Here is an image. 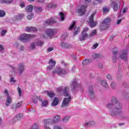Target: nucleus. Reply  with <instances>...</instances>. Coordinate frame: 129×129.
Instances as JSON below:
<instances>
[{"label":"nucleus","instance_id":"2","mask_svg":"<svg viewBox=\"0 0 129 129\" xmlns=\"http://www.w3.org/2000/svg\"><path fill=\"white\" fill-rule=\"evenodd\" d=\"M62 92L64 96L69 97L63 99L61 106L62 107H67L69 106L70 101H71V96L69 95V87H66L63 90Z\"/></svg>","mask_w":129,"mask_h":129},{"label":"nucleus","instance_id":"17","mask_svg":"<svg viewBox=\"0 0 129 129\" xmlns=\"http://www.w3.org/2000/svg\"><path fill=\"white\" fill-rule=\"evenodd\" d=\"M96 124V122L93 120L89 121L85 123V127H90V126H93Z\"/></svg>","mask_w":129,"mask_h":129},{"label":"nucleus","instance_id":"50","mask_svg":"<svg viewBox=\"0 0 129 129\" xmlns=\"http://www.w3.org/2000/svg\"><path fill=\"white\" fill-rule=\"evenodd\" d=\"M62 90H63V87H60L56 89V91H57V92L60 93L62 91Z\"/></svg>","mask_w":129,"mask_h":129},{"label":"nucleus","instance_id":"41","mask_svg":"<svg viewBox=\"0 0 129 129\" xmlns=\"http://www.w3.org/2000/svg\"><path fill=\"white\" fill-rule=\"evenodd\" d=\"M38 100H39V101H42V99L41 98V97L37 96L36 97L35 100H34V103H37L38 102Z\"/></svg>","mask_w":129,"mask_h":129},{"label":"nucleus","instance_id":"35","mask_svg":"<svg viewBox=\"0 0 129 129\" xmlns=\"http://www.w3.org/2000/svg\"><path fill=\"white\" fill-rule=\"evenodd\" d=\"M57 4L56 3H50L47 6L48 9H52L53 8H56Z\"/></svg>","mask_w":129,"mask_h":129},{"label":"nucleus","instance_id":"34","mask_svg":"<svg viewBox=\"0 0 129 129\" xmlns=\"http://www.w3.org/2000/svg\"><path fill=\"white\" fill-rule=\"evenodd\" d=\"M46 94L50 98H53L55 96V94L51 91H48Z\"/></svg>","mask_w":129,"mask_h":129},{"label":"nucleus","instance_id":"61","mask_svg":"<svg viewBox=\"0 0 129 129\" xmlns=\"http://www.w3.org/2000/svg\"><path fill=\"white\" fill-rule=\"evenodd\" d=\"M89 30V28H87V27H85L83 32H84V33H86V32H88V31Z\"/></svg>","mask_w":129,"mask_h":129},{"label":"nucleus","instance_id":"49","mask_svg":"<svg viewBox=\"0 0 129 129\" xmlns=\"http://www.w3.org/2000/svg\"><path fill=\"white\" fill-rule=\"evenodd\" d=\"M109 12V10L107 8H104L103 9V14H106V13H108Z\"/></svg>","mask_w":129,"mask_h":129},{"label":"nucleus","instance_id":"48","mask_svg":"<svg viewBox=\"0 0 129 129\" xmlns=\"http://www.w3.org/2000/svg\"><path fill=\"white\" fill-rule=\"evenodd\" d=\"M34 16V15L33 14H31V15H28L26 18L27 19V20H29V21L32 20V19H33V16Z\"/></svg>","mask_w":129,"mask_h":129},{"label":"nucleus","instance_id":"53","mask_svg":"<svg viewBox=\"0 0 129 129\" xmlns=\"http://www.w3.org/2000/svg\"><path fill=\"white\" fill-rule=\"evenodd\" d=\"M60 63H61V64H62V65L64 66V67H66V66H67L68 65V64L67 63H65V61H64V60H61L60 61Z\"/></svg>","mask_w":129,"mask_h":129},{"label":"nucleus","instance_id":"8","mask_svg":"<svg viewBox=\"0 0 129 129\" xmlns=\"http://www.w3.org/2000/svg\"><path fill=\"white\" fill-rule=\"evenodd\" d=\"M87 8V6L82 5L78 8L77 10V13H78L79 16H83L85 14V12H86V8Z\"/></svg>","mask_w":129,"mask_h":129},{"label":"nucleus","instance_id":"19","mask_svg":"<svg viewBox=\"0 0 129 129\" xmlns=\"http://www.w3.org/2000/svg\"><path fill=\"white\" fill-rule=\"evenodd\" d=\"M117 53H118V49L117 48H114L113 50V54H114V55L112 59L113 62H115V61H116V59H117L116 57V54H117Z\"/></svg>","mask_w":129,"mask_h":129},{"label":"nucleus","instance_id":"42","mask_svg":"<svg viewBox=\"0 0 129 129\" xmlns=\"http://www.w3.org/2000/svg\"><path fill=\"white\" fill-rule=\"evenodd\" d=\"M79 31H80V28L79 27H75V32L74 33V35L76 36V35H77V34H78V33H79Z\"/></svg>","mask_w":129,"mask_h":129},{"label":"nucleus","instance_id":"23","mask_svg":"<svg viewBox=\"0 0 129 129\" xmlns=\"http://www.w3.org/2000/svg\"><path fill=\"white\" fill-rule=\"evenodd\" d=\"M22 18H24V14L22 13H20L14 17V20H22Z\"/></svg>","mask_w":129,"mask_h":129},{"label":"nucleus","instance_id":"63","mask_svg":"<svg viewBox=\"0 0 129 129\" xmlns=\"http://www.w3.org/2000/svg\"><path fill=\"white\" fill-rule=\"evenodd\" d=\"M20 6L21 8H25V3L24 2H22V3H20Z\"/></svg>","mask_w":129,"mask_h":129},{"label":"nucleus","instance_id":"47","mask_svg":"<svg viewBox=\"0 0 129 129\" xmlns=\"http://www.w3.org/2000/svg\"><path fill=\"white\" fill-rule=\"evenodd\" d=\"M6 16V12L3 10H0V17H3Z\"/></svg>","mask_w":129,"mask_h":129},{"label":"nucleus","instance_id":"12","mask_svg":"<svg viewBox=\"0 0 129 129\" xmlns=\"http://www.w3.org/2000/svg\"><path fill=\"white\" fill-rule=\"evenodd\" d=\"M86 39H90L89 38V35L87 32H82L81 36L79 38V40L81 41H84Z\"/></svg>","mask_w":129,"mask_h":129},{"label":"nucleus","instance_id":"58","mask_svg":"<svg viewBox=\"0 0 129 129\" xmlns=\"http://www.w3.org/2000/svg\"><path fill=\"white\" fill-rule=\"evenodd\" d=\"M53 50H54V47H48L47 49V51L48 52H52V51H53Z\"/></svg>","mask_w":129,"mask_h":129},{"label":"nucleus","instance_id":"60","mask_svg":"<svg viewBox=\"0 0 129 129\" xmlns=\"http://www.w3.org/2000/svg\"><path fill=\"white\" fill-rule=\"evenodd\" d=\"M97 47H98V43H95V44H94L93 45V49H96V48H97Z\"/></svg>","mask_w":129,"mask_h":129},{"label":"nucleus","instance_id":"28","mask_svg":"<svg viewBox=\"0 0 129 129\" xmlns=\"http://www.w3.org/2000/svg\"><path fill=\"white\" fill-rule=\"evenodd\" d=\"M35 43L36 44V46H38L39 47H42L43 45H44V41L41 40H38L35 41Z\"/></svg>","mask_w":129,"mask_h":129},{"label":"nucleus","instance_id":"39","mask_svg":"<svg viewBox=\"0 0 129 129\" xmlns=\"http://www.w3.org/2000/svg\"><path fill=\"white\" fill-rule=\"evenodd\" d=\"M1 3H5L6 4H12L13 0H0Z\"/></svg>","mask_w":129,"mask_h":129},{"label":"nucleus","instance_id":"57","mask_svg":"<svg viewBox=\"0 0 129 129\" xmlns=\"http://www.w3.org/2000/svg\"><path fill=\"white\" fill-rule=\"evenodd\" d=\"M47 70L51 71V70H52V69L54 68V67L52 66H47Z\"/></svg>","mask_w":129,"mask_h":129},{"label":"nucleus","instance_id":"36","mask_svg":"<svg viewBox=\"0 0 129 129\" xmlns=\"http://www.w3.org/2000/svg\"><path fill=\"white\" fill-rule=\"evenodd\" d=\"M48 64L50 65V66L55 67V66L56 65V61L53 60V59H50Z\"/></svg>","mask_w":129,"mask_h":129},{"label":"nucleus","instance_id":"30","mask_svg":"<svg viewBox=\"0 0 129 129\" xmlns=\"http://www.w3.org/2000/svg\"><path fill=\"white\" fill-rule=\"evenodd\" d=\"M26 12H28V13H31L32 11H33V6L32 5H29L27 6L26 8Z\"/></svg>","mask_w":129,"mask_h":129},{"label":"nucleus","instance_id":"51","mask_svg":"<svg viewBox=\"0 0 129 129\" xmlns=\"http://www.w3.org/2000/svg\"><path fill=\"white\" fill-rule=\"evenodd\" d=\"M17 90L18 91L19 96H22V90L19 87H18Z\"/></svg>","mask_w":129,"mask_h":129},{"label":"nucleus","instance_id":"33","mask_svg":"<svg viewBox=\"0 0 129 129\" xmlns=\"http://www.w3.org/2000/svg\"><path fill=\"white\" fill-rule=\"evenodd\" d=\"M77 86V83H76V80H74L72 82V84L71 85L72 89H74L75 87Z\"/></svg>","mask_w":129,"mask_h":129},{"label":"nucleus","instance_id":"20","mask_svg":"<svg viewBox=\"0 0 129 129\" xmlns=\"http://www.w3.org/2000/svg\"><path fill=\"white\" fill-rule=\"evenodd\" d=\"M13 101V98L11 96H8L6 99V106H9L12 103Z\"/></svg>","mask_w":129,"mask_h":129},{"label":"nucleus","instance_id":"6","mask_svg":"<svg viewBox=\"0 0 129 129\" xmlns=\"http://www.w3.org/2000/svg\"><path fill=\"white\" fill-rule=\"evenodd\" d=\"M54 34H55V30L54 29L51 28L47 29L45 30V34L43 35L42 37L44 39H48V38L52 37Z\"/></svg>","mask_w":129,"mask_h":129},{"label":"nucleus","instance_id":"31","mask_svg":"<svg viewBox=\"0 0 129 129\" xmlns=\"http://www.w3.org/2000/svg\"><path fill=\"white\" fill-rule=\"evenodd\" d=\"M97 33V31L96 30H94L92 31V32L91 33L89 34V38H92V37H94V36H95V35H96Z\"/></svg>","mask_w":129,"mask_h":129},{"label":"nucleus","instance_id":"32","mask_svg":"<svg viewBox=\"0 0 129 129\" xmlns=\"http://www.w3.org/2000/svg\"><path fill=\"white\" fill-rule=\"evenodd\" d=\"M70 120V116H66L63 118H62V119L63 122H65L66 123L68 122V121H69Z\"/></svg>","mask_w":129,"mask_h":129},{"label":"nucleus","instance_id":"26","mask_svg":"<svg viewBox=\"0 0 129 129\" xmlns=\"http://www.w3.org/2000/svg\"><path fill=\"white\" fill-rule=\"evenodd\" d=\"M58 121H60V116L55 115L53 119H52V123L54 124L56 122H58Z\"/></svg>","mask_w":129,"mask_h":129},{"label":"nucleus","instance_id":"43","mask_svg":"<svg viewBox=\"0 0 129 129\" xmlns=\"http://www.w3.org/2000/svg\"><path fill=\"white\" fill-rule=\"evenodd\" d=\"M48 105V101H43L41 103V106L46 107Z\"/></svg>","mask_w":129,"mask_h":129},{"label":"nucleus","instance_id":"37","mask_svg":"<svg viewBox=\"0 0 129 129\" xmlns=\"http://www.w3.org/2000/svg\"><path fill=\"white\" fill-rule=\"evenodd\" d=\"M110 87L112 89H115L116 88V83L114 82H111Z\"/></svg>","mask_w":129,"mask_h":129},{"label":"nucleus","instance_id":"54","mask_svg":"<svg viewBox=\"0 0 129 129\" xmlns=\"http://www.w3.org/2000/svg\"><path fill=\"white\" fill-rule=\"evenodd\" d=\"M25 46H24L23 45L20 46L19 47V50H20V51H24L25 50Z\"/></svg>","mask_w":129,"mask_h":129},{"label":"nucleus","instance_id":"16","mask_svg":"<svg viewBox=\"0 0 129 129\" xmlns=\"http://www.w3.org/2000/svg\"><path fill=\"white\" fill-rule=\"evenodd\" d=\"M60 46L63 49H71V48H73L72 45L69 44L66 42H61L60 43Z\"/></svg>","mask_w":129,"mask_h":129},{"label":"nucleus","instance_id":"44","mask_svg":"<svg viewBox=\"0 0 129 129\" xmlns=\"http://www.w3.org/2000/svg\"><path fill=\"white\" fill-rule=\"evenodd\" d=\"M61 37V39H62L63 40H65V39H66L67 37H68V34L67 33H63L62 34Z\"/></svg>","mask_w":129,"mask_h":129},{"label":"nucleus","instance_id":"13","mask_svg":"<svg viewBox=\"0 0 129 129\" xmlns=\"http://www.w3.org/2000/svg\"><path fill=\"white\" fill-rule=\"evenodd\" d=\"M110 6L111 8H112L113 11H114V12H116L117 10H118L119 7H120V4L119 3H116L113 2L111 3Z\"/></svg>","mask_w":129,"mask_h":129},{"label":"nucleus","instance_id":"1","mask_svg":"<svg viewBox=\"0 0 129 129\" xmlns=\"http://www.w3.org/2000/svg\"><path fill=\"white\" fill-rule=\"evenodd\" d=\"M107 107L110 108L109 114L112 116H116L117 115H122L123 111L122 110V104L117 101L116 98L113 97L111 100V103L107 105Z\"/></svg>","mask_w":129,"mask_h":129},{"label":"nucleus","instance_id":"10","mask_svg":"<svg viewBox=\"0 0 129 129\" xmlns=\"http://www.w3.org/2000/svg\"><path fill=\"white\" fill-rule=\"evenodd\" d=\"M120 59H122V60H124L125 61H126L127 60V50H124L121 51V53L120 54L119 56Z\"/></svg>","mask_w":129,"mask_h":129},{"label":"nucleus","instance_id":"27","mask_svg":"<svg viewBox=\"0 0 129 129\" xmlns=\"http://www.w3.org/2000/svg\"><path fill=\"white\" fill-rule=\"evenodd\" d=\"M91 62H92L91 59H85L83 61V65H87L88 64H90Z\"/></svg>","mask_w":129,"mask_h":129},{"label":"nucleus","instance_id":"38","mask_svg":"<svg viewBox=\"0 0 129 129\" xmlns=\"http://www.w3.org/2000/svg\"><path fill=\"white\" fill-rule=\"evenodd\" d=\"M76 22H75V21H74L72 24L71 25V26L69 27V30H73V29H74V28H76Z\"/></svg>","mask_w":129,"mask_h":129},{"label":"nucleus","instance_id":"52","mask_svg":"<svg viewBox=\"0 0 129 129\" xmlns=\"http://www.w3.org/2000/svg\"><path fill=\"white\" fill-rule=\"evenodd\" d=\"M10 80L11 83H16V80L15 79V78H10Z\"/></svg>","mask_w":129,"mask_h":129},{"label":"nucleus","instance_id":"15","mask_svg":"<svg viewBox=\"0 0 129 129\" xmlns=\"http://www.w3.org/2000/svg\"><path fill=\"white\" fill-rule=\"evenodd\" d=\"M24 116L23 114H19L16 115L13 119V122H16V121H19L21 119H23Z\"/></svg>","mask_w":129,"mask_h":129},{"label":"nucleus","instance_id":"46","mask_svg":"<svg viewBox=\"0 0 129 129\" xmlns=\"http://www.w3.org/2000/svg\"><path fill=\"white\" fill-rule=\"evenodd\" d=\"M22 104H23L22 101L18 102L16 105V108H19V107H21V106H22Z\"/></svg>","mask_w":129,"mask_h":129},{"label":"nucleus","instance_id":"56","mask_svg":"<svg viewBox=\"0 0 129 129\" xmlns=\"http://www.w3.org/2000/svg\"><path fill=\"white\" fill-rule=\"evenodd\" d=\"M7 34V31L6 30H3L1 31V36H5Z\"/></svg>","mask_w":129,"mask_h":129},{"label":"nucleus","instance_id":"55","mask_svg":"<svg viewBox=\"0 0 129 129\" xmlns=\"http://www.w3.org/2000/svg\"><path fill=\"white\" fill-rule=\"evenodd\" d=\"M53 129H62V127L59 125H54L53 127Z\"/></svg>","mask_w":129,"mask_h":129},{"label":"nucleus","instance_id":"18","mask_svg":"<svg viewBox=\"0 0 129 129\" xmlns=\"http://www.w3.org/2000/svg\"><path fill=\"white\" fill-rule=\"evenodd\" d=\"M44 126L48 125V124H53V119L48 118L43 120Z\"/></svg>","mask_w":129,"mask_h":129},{"label":"nucleus","instance_id":"62","mask_svg":"<svg viewBox=\"0 0 129 129\" xmlns=\"http://www.w3.org/2000/svg\"><path fill=\"white\" fill-rule=\"evenodd\" d=\"M4 93H5V94H6V95L7 96H9V91H8V90H5Z\"/></svg>","mask_w":129,"mask_h":129},{"label":"nucleus","instance_id":"21","mask_svg":"<svg viewBox=\"0 0 129 129\" xmlns=\"http://www.w3.org/2000/svg\"><path fill=\"white\" fill-rule=\"evenodd\" d=\"M25 31L26 32H37V28L33 27H26Z\"/></svg>","mask_w":129,"mask_h":129},{"label":"nucleus","instance_id":"3","mask_svg":"<svg viewBox=\"0 0 129 129\" xmlns=\"http://www.w3.org/2000/svg\"><path fill=\"white\" fill-rule=\"evenodd\" d=\"M11 69L18 75H22V74L24 73V71H25V63L21 62L18 64L16 69V71L15 67H11Z\"/></svg>","mask_w":129,"mask_h":129},{"label":"nucleus","instance_id":"14","mask_svg":"<svg viewBox=\"0 0 129 129\" xmlns=\"http://www.w3.org/2000/svg\"><path fill=\"white\" fill-rule=\"evenodd\" d=\"M55 23H56V21H55V20H54V18H51L50 19H48V20L45 21L44 22L43 25L44 26L50 25H52V24H55Z\"/></svg>","mask_w":129,"mask_h":129},{"label":"nucleus","instance_id":"11","mask_svg":"<svg viewBox=\"0 0 129 129\" xmlns=\"http://www.w3.org/2000/svg\"><path fill=\"white\" fill-rule=\"evenodd\" d=\"M88 95L90 99H94V92H93V87L92 86L89 87Z\"/></svg>","mask_w":129,"mask_h":129},{"label":"nucleus","instance_id":"24","mask_svg":"<svg viewBox=\"0 0 129 129\" xmlns=\"http://www.w3.org/2000/svg\"><path fill=\"white\" fill-rule=\"evenodd\" d=\"M36 47H37L36 41L33 42L30 44V46L29 47V50H36Z\"/></svg>","mask_w":129,"mask_h":129},{"label":"nucleus","instance_id":"29","mask_svg":"<svg viewBox=\"0 0 129 129\" xmlns=\"http://www.w3.org/2000/svg\"><path fill=\"white\" fill-rule=\"evenodd\" d=\"M102 55L100 53H93L92 57L93 59H97V58H100Z\"/></svg>","mask_w":129,"mask_h":129},{"label":"nucleus","instance_id":"40","mask_svg":"<svg viewBox=\"0 0 129 129\" xmlns=\"http://www.w3.org/2000/svg\"><path fill=\"white\" fill-rule=\"evenodd\" d=\"M59 16L60 17L61 22H63L65 19V16L64 15V14H63L62 12H60L59 13Z\"/></svg>","mask_w":129,"mask_h":129},{"label":"nucleus","instance_id":"9","mask_svg":"<svg viewBox=\"0 0 129 129\" xmlns=\"http://www.w3.org/2000/svg\"><path fill=\"white\" fill-rule=\"evenodd\" d=\"M94 18V14H92L89 18V25H90L91 28H94L97 25V22L93 20Z\"/></svg>","mask_w":129,"mask_h":129},{"label":"nucleus","instance_id":"4","mask_svg":"<svg viewBox=\"0 0 129 129\" xmlns=\"http://www.w3.org/2000/svg\"><path fill=\"white\" fill-rule=\"evenodd\" d=\"M110 18H107L105 19L103 22L101 23L100 26V28L101 30H106L108 28H109V25H110Z\"/></svg>","mask_w":129,"mask_h":129},{"label":"nucleus","instance_id":"59","mask_svg":"<svg viewBox=\"0 0 129 129\" xmlns=\"http://www.w3.org/2000/svg\"><path fill=\"white\" fill-rule=\"evenodd\" d=\"M106 77L108 80H112V77L110 75H107Z\"/></svg>","mask_w":129,"mask_h":129},{"label":"nucleus","instance_id":"25","mask_svg":"<svg viewBox=\"0 0 129 129\" xmlns=\"http://www.w3.org/2000/svg\"><path fill=\"white\" fill-rule=\"evenodd\" d=\"M101 84L102 86L106 88L107 89L108 88V84H107V82L105 80H102L101 81Z\"/></svg>","mask_w":129,"mask_h":129},{"label":"nucleus","instance_id":"5","mask_svg":"<svg viewBox=\"0 0 129 129\" xmlns=\"http://www.w3.org/2000/svg\"><path fill=\"white\" fill-rule=\"evenodd\" d=\"M34 38V35L31 34L24 33L20 35L19 38L20 41L22 42H28L30 39Z\"/></svg>","mask_w":129,"mask_h":129},{"label":"nucleus","instance_id":"45","mask_svg":"<svg viewBox=\"0 0 129 129\" xmlns=\"http://www.w3.org/2000/svg\"><path fill=\"white\" fill-rule=\"evenodd\" d=\"M42 11H43V10L42 9V8L41 7H38L36 8V13H38V14L41 13Z\"/></svg>","mask_w":129,"mask_h":129},{"label":"nucleus","instance_id":"64","mask_svg":"<svg viewBox=\"0 0 129 129\" xmlns=\"http://www.w3.org/2000/svg\"><path fill=\"white\" fill-rule=\"evenodd\" d=\"M44 129H51V127L50 126H49V125L44 126Z\"/></svg>","mask_w":129,"mask_h":129},{"label":"nucleus","instance_id":"7","mask_svg":"<svg viewBox=\"0 0 129 129\" xmlns=\"http://www.w3.org/2000/svg\"><path fill=\"white\" fill-rule=\"evenodd\" d=\"M53 74H58V75L62 76L67 74V72L65 69H62L61 68H57L56 70H54L52 71Z\"/></svg>","mask_w":129,"mask_h":129},{"label":"nucleus","instance_id":"22","mask_svg":"<svg viewBox=\"0 0 129 129\" xmlns=\"http://www.w3.org/2000/svg\"><path fill=\"white\" fill-rule=\"evenodd\" d=\"M58 103H59V99L55 97L51 103V106H57Z\"/></svg>","mask_w":129,"mask_h":129}]
</instances>
